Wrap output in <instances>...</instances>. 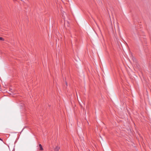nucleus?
Wrapping results in <instances>:
<instances>
[{
	"mask_svg": "<svg viewBox=\"0 0 151 151\" xmlns=\"http://www.w3.org/2000/svg\"><path fill=\"white\" fill-rule=\"evenodd\" d=\"M39 149L40 150H42L43 149L41 144H39Z\"/></svg>",
	"mask_w": 151,
	"mask_h": 151,
	"instance_id": "1",
	"label": "nucleus"
},
{
	"mask_svg": "<svg viewBox=\"0 0 151 151\" xmlns=\"http://www.w3.org/2000/svg\"><path fill=\"white\" fill-rule=\"evenodd\" d=\"M60 149V147H56L54 149V151H58Z\"/></svg>",
	"mask_w": 151,
	"mask_h": 151,
	"instance_id": "2",
	"label": "nucleus"
},
{
	"mask_svg": "<svg viewBox=\"0 0 151 151\" xmlns=\"http://www.w3.org/2000/svg\"><path fill=\"white\" fill-rule=\"evenodd\" d=\"M0 40L4 41V39L1 37H0Z\"/></svg>",
	"mask_w": 151,
	"mask_h": 151,
	"instance_id": "3",
	"label": "nucleus"
},
{
	"mask_svg": "<svg viewBox=\"0 0 151 151\" xmlns=\"http://www.w3.org/2000/svg\"><path fill=\"white\" fill-rule=\"evenodd\" d=\"M0 40L4 41V39L1 37H0Z\"/></svg>",
	"mask_w": 151,
	"mask_h": 151,
	"instance_id": "4",
	"label": "nucleus"
},
{
	"mask_svg": "<svg viewBox=\"0 0 151 151\" xmlns=\"http://www.w3.org/2000/svg\"><path fill=\"white\" fill-rule=\"evenodd\" d=\"M0 140H2V139L1 138H0Z\"/></svg>",
	"mask_w": 151,
	"mask_h": 151,
	"instance_id": "5",
	"label": "nucleus"
},
{
	"mask_svg": "<svg viewBox=\"0 0 151 151\" xmlns=\"http://www.w3.org/2000/svg\"><path fill=\"white\" fill-rule=\"evenodd\" d=\"M14 1H16V0H13Z\"/></svg>",
	"mask_w": 151,
	"mask_h": 151,
	"instance_id": "6",
	"label": "nucleus"
}]
</instances>
